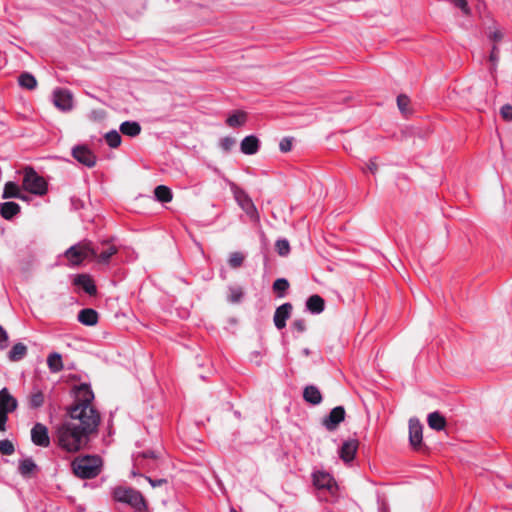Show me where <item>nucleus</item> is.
I'll list each match as a JSON object with an SVG mask.
<instances>
[{
  "label": "nucleus",
  "mask_w": 512,
  "mask_h": 512,
  "mask_svg": "<svg viewBox=\"0 0 512 512\" xmlns=\"http://www.w3.org/2000/svg\"><path fill=\"white\" fill-rule=\"evenodd\" d=\"M19 85L23 88L32 90L36 87L37 81L35 77L29 73H23L19 76Z\"/></svg>",
  "instance_id": "7c9ffc66"
},
{
  "label": "nucleus",
  "mask_w": 512,
  "mask_h": 512,
  "mask_svg": "<svg viewBox=\"0 0 512 512\" xmlns=\"http://www.w3.org/2000/svg\"><path fill=\"white\" fill-rule=\"evenodd\" d=\"M17 400L8 392L6 388L0 391V431H6V422L8 414L17 408Z\"/></svg>",
  "instance_id": "6e6552de"
},
{
  "label": "nucleus",
  "mask_w": 512,
  "mask_h": 512,
  "mask_svg": "<svg viewBox=\"0 0 512 512\" xmlns=\"http://www.w3.org/2000/svg\"><path fill=\"white\" fill-rule=\"evenodd\" d=\"M309 353H310V352H309V349L305 348V349L303 350V354H304V355L308 356V355H309Z\"/></svg>",
  "instance_id": "603ef678"
},
{
  "label": "nucleus",
  "mask_w": 512,
  "mask_h": 512,
  "mask_svg": "<svg viewBox=\"0 0 512 512\" xmlns=\"http://www.w3.org/2000/svg\"><path fill=\"white\" fill-rule=\"evenodd\" d=\"M53 103L61 111H70L73 107L72 94L66 89H56L53 92Z\"/></svg>",
  "instance_id": "1a4fd4ad"
},
{
  "label": "nucleus",
  "mask_w": 512,
  "mask_h": 512,
  "mask_svg": "<svg viewBox=\"0 0 512 512\" xmlns=\"http://www.w3.org/2000/svg\"><path fill=\"white\" fill-rule=\"evenodd\" d=\"M27 354V347L23 343H16L13 345L8 353L10 361L16 362L22 360Z\"/></svg>",
  "instance_id": "b1692460"
},
{
  "label": "nucleus",
  "mask_w": 512,
  "mask_h": 512,
  "mask_svg": "<svg viewBox=\"0 0 512 512\" xmlns=\"http://www.w3.org/2000/svg\"><path fill=\"white\" fill-rule=\"evenodd\" d=\"M36 469V464L30 458L23 459L19 463V472L23 476H29Z\"/></svg>",
  "instance_id": "2f4dec72"
},
{
  "label": "nucleus",
  "mask_w": 512,
  "mask_h": 512,
  "mask_svg": "<svg viewBox=\"0 0 512 512\" xmlns=\"http://www.w3.org/2000/svg\"><path fill=\"white\" fill-rule=\"evenodd\" d=\"M44 404V394L37 388H34L28 396V405L32 409H37Z\"/></svg>",
  "instance_id": "cd10ccee"
},
{
  "label": "nucleus",
  "mask_w": 512,
  "mask_h": 512,
  "mask_svg": "<svg viewBox=\"0 0 512 512\" xmlns=\"http://www.w3.org/2000/svg\"><path fill=\"white\" fill-rule=\"evenodd\" d=\"M502 118L506 121H512V105L505 104L500 109Z\"/></svg>",
  "instance_id": "79ce46f5"
},
{
  "label": "nucleus",
  "mask_w": 512,
  "mask_h": 512,
  "mask_svg": "<svg viewBox=\"0 0 512 512\" xmlns=\"http://www.w3.org/2000/svg\"><path fill=\"white\" fill-rule=\"evenodd\" d=\"M120 131L124 135L135 137L141 132V126L136 121H125L120 125Z\"/></svg>",
  "instance_id": "5701e85b"
},
{
  "label": "nucleus",
  "mask_w": 512,
  "mask_h": 512,
  "mask_svg": "<svg viewBox=\"0 0 512 512\" xmlns=\"http://www.w3.org/2000/svg\"><path fill=\"white\" fill-rule=\"evenodd\" d=\"M314 485L319 489H326L330 492H333L336 488V483L333 477L323 471H317L313 474Z\"/></svg>",
  "instance_id": "4468645a"
},
{
  "label": "nucleus",
  "mask_w": 512,
  "mask_h": 512,
  "mask_svg": "<svg viewBox=\"0 0 512 512\" xmlns=\"http://www.w3.org/2000/svg\"><path fill=\"white\" fill-rule=\"evenodd\" d=\"M78 321L86 326H93L98 322V313L91 308L82 309L78 313Z\"/></svg>",
  "instance_id": "a211bd4d"
},
{
  "label": "nucleus",
  "mask_w": 512,
  "mask_h": 512,
  "mask_svg": "<svg viewBox=\"0 0 512 512\" xmlns=\"http://www.w3.org/2000/svg\"><path fill=\"white\" fill-rule=\"evenodd\" d=\"M113 494L117 501L127 503L138 511L146 509L145 500L139 491L132 488L118 487Z\"/></svg>",
  "instance_id": "20e7f679"
},
{
  "label": "nucleus",
  "mask_w": 512,
  "mask_h": 512,
  "mask_svg": "<svg viewBox=\"0 0 512 512\" xmlns=\"http://www.w3.org/2000/svg\"><path fill=\"white\" fill-rule=\"evenodd\" d=\"M357 448L358 443L356 440L350 439L345 441L339 450L340 458L346 463L352 461L356 454Z\"/></svg>",
  "instance_id": "dca6fc26"
},
{
  "label": "nucleus",
  "mask_w": 512,
  "mask_h": 512,
  "mask_svg": "<svg viewBox=\"0 0 512 512\" xmlns=\"http://www.w3.org/2000/svg\"><path fill=\"white\" fill-rule=\"evenodd\" d=\"M489 37L494 41H499L502 38V34L499 31H493Z\"/></svg>",
  "instance_id": "8fccbe9b"
},
{
  "label": "nucleus",
  "mask_w": 512,
  "mask_h": 512,
  "mask_svg": "<svg viewBox=\"0 0 512 512\" xmlns=\"http://www.w3.org/2000/svg\"><path fill=\"white\" fill-rule=\"evenodd\" d=\"M410 100L406 95H399L397 97V105L401 113L407 114L409 112L408 106H409Z\"/></svg>",
  "instance_id": "58836bf2"
},
{
  "label": "nucleus",
  "mask_w": 512,
  "mask_h": 512,
  "mask_svg": "<svg viewBox=\"0 0 512 512\" xmlns=\"http://www.w3.org/2000/svg\"><path fill=\"white\" fill-rule=\"evenodd\" d=\"M93 399L89 386L82 384L78 388L76 403L69 412V421L90 435L96 433L100 423V415L91 404Z\"/></svg>",
  "instance_id": "f257e3e1"
},
{
  "label": "nucleus",
  "mask_w": 512,
  "mask_h": 512,
  "mask_svg": "<svg viewBox=\"0 0 512 512\" xmlns=\"http://www.w3.org/2000/svg\"><path fill=\"white\" fill-rule=\"evenodd\" d=\"M489 59L492 63L491 73L493 74L496 71L497 63L499 60V50H498L497 46L494 45L492 47Z\"/></svg>",
  "instance_id": "a19ab883"
},
{
  "label": "nucleus",
  "mask_w": 512,
  "mask_h": 512,
  "mask_svg": "<svg viewBox=\"0 0 512 512\" xmlns=\"http://www.w3.org/2000/svg\"><path fill=\"white\" fill-rule=\"evenodd\" d=\"M303 397H304L305 401H307L313 405H318L322 402L321 392L314 385H309V386L305 387V389L303 391Z\"/></svg>",
  "instance_id": "6ab92c4d"
},
{
  "label": "nucleus",
  "mask_w": 512,
  "mask_h": 512,
  "mask_svg": "<svg viewBox=\"0 0 512 512\" xmlns=\"http://www.w3.org/2000/svg\"><path fill=\"white\" fill-rule=\"evenodd\" d=\"M368 169L372 172V173H375L376 169H377V166L376 164L371 161L369 164H368Z\"/></svg>",
  "instance_id": "3c124183"
},
{
  "label": "nucleus",
  "mask_w": 512,
  "mask_h": 512,
  "mask_svg": "<svg viewBox=\"0 0 512 512\" xmlns=\"http://www.w3.org/2000/svg\"><path fill=\"white\" fill-rule=\"evenodd\" d=\"M23 187L25 190L36 195H43L47 191V183L44 178L31 168L25 169Z\"/></svg>",
  "instance_id": "0eeeda50"
},
{
  "label": "nucleus",
  "mask_w": 512,
  "mask_h": 512,
  "mask_svg": "<svg viewBox=\"0 0 512 512\" xmlns=\"http://www.w3.org/2000/svg\"><path fill=\"white\" fill-rule=\"evenodd\" d=\"M117 253V248L114 245H107L102 251L97 250V255L92 256L93 259H96L99 263L107 264L111 257Z\"/></svg>",
  "instance_id": "393cba45"
},
{
  "label": "nucleus",
  "mask_w": 512,
  "mask_h": 512,
  "mask_svg": "<svg viewBox=\"0 0 512 512\" xmlns=\"http://www.w3.org/2000/svg\"><path fill=\"white\" fill-rule=\"evenodd\" d=\"M8 339L6 330L0 325V349L4 350L8 347Z\"/></svg>",
  "instance_id": "c03bdc74"
},
{
  "label": "nucleus",
  "mask_w": 512,
  "mask_h": 512,
  "mask_svg": "<svg viewBox=\"0 0 512 512\" xmlns=\"http://www.w3.org/2000/svg\"><path fill=\"white\" fill-rule=\"evenodd\" d=\"M456 7L460 8L465 14L469 13V7L466 0H453Z\"/></svg>",
  "instance_id": "49530a36"
},
{
  "label": "nucleus",
  "mask_w": 512,
  "mask_h": 512,
  "mask_svg": "<svg viewBox=\"0 0 512 512\" xmlns=\"http://www.w3.org/2000/svg\"><path fill=\"white\" fill-rule=\"evenodd\" d=\"M279 148L282 152H289L292 149V141L289 138H283L279 143Z\"/></svg>",
  "instance_id": "a18cd8bd"
},
{
  "label": "nucleus",
  "mask_w": 512,
  "mask_h": 512,
  "mask_svg": "<svg viewBox=\"0 0 512 512\" xmlns=\"http://www.w3.org/2000/svg\"><path fill=\"white\" fill-rule=\"evenodd\" d=\"M73 157L87 167H93L96 164V156L86 146H77L72 150Z\"/></svg>",
  "instance_id": "f8f14e48"
},
{
  "label": "nucleus",
  "mask_w": 512,
  "mask_h": 512,
  "mask_svg": "<svg viewBox=\"0 0 512 512\" xmlns=\"http://www.w3.org/2000/svg\"><path fill=\"white\" fill-rule=\"evenodd\" d=\"M423 427L418 419L411 418L409 420V441L410 444L418 449L422 444Z\"/></svg>",
  "instance_id": "ddd939ff"
},
{
  "label": "nucleus",
  "mask_w": 512,
  "mask_h": 512,
  "mask_svg": "<svg viewBox=\"0 0 512 512\" xmlns=\"http://www.w3.org/2000/svg\"><path fill=\"white\" fill-rule=\"evenodd\" d=\"M90 436L69 420L58 426L56 431L58 445L67 452H77L85 448Z\"/></svg>",
  "instance_id": "f03ea898"
},
{
  "label": "nucleus",
  "mask_w": 512,
  "mask_h": 512,
  "mask_svg": "<svg viewBox=\"0 0 512 512\" xmlns=\"http://www.w3.org/2000/svg\"><path fill=\"white\" fill-rule=\"evenodd\" d=\"M307 309L314 314H319L324 310V300L319 295H312L306 302Z\"/></svg>",
  "instance_id": "4be33fe9"
},
{
  "label": "nucleus",
  "mask_w": 512,
  "mask_h": 512,
  "mask_svg": "<svg viewBox=\"0 0 512 512\" xmlns=\"http://www.w3.org/2000/svg\"><path fill=\"white\" fill-rule=\"evenodd\" d=\"M230 512H237L236 510L232 509Z\"/></svg>",
  "instance_id": "864d4df0"
},
{
  "label": "nucleus",
  "mask_w": 512,
  "mask_h": 512,
  "mask_svg": "<svg viewBox=\"0 0 512 512\" xmlns=\"http://www.w3.org/2000/svg\"><path fill=\"white\" fill-rule=\"evenodd\" d=\"M2 197L4 199H7V198H20V199H23V197L21 196V193H20L18 185L15 184L14 182H7L5 184Z\"/></svg>",
  "instance_id": "c756f323"
},
{
  "label": "nucleus",
  "mask_w": 512,
  "mask_h": 512,
  "mask_svg": "<svg viewBox=\"0 0 512 512\" xmlns=\"http://www.w3.org/2000/svg\"><path fill=\"white\" fill-rule=\"evenodd\" d=\"M155 197L158 201L168 203L172 200V192L165 185H159L154 190Z\"/></svg>",
  "instance_id": "c85d7f7f"
},
{
  "label": "nucleus",
  "mask_w": 512,
  "mask_h": 512,
  "mask_svg": "<svg viewBox=\"0 0 512 512\" xmlns=\"http://www.w3.org/2000/svg\"><path fill=\"white\" fill-rule=\"evenodd\" d=\"M74 284L81 287L89 295L96 293V286L88 275L77 276L74 280Z\"/></svg>",
  "instance_id": "aec40b11"
},
{
  "label": "nucleus",
  "mask_w": 512,
  "mask_h": 512,
  "mask_svg": "<svg viewBox=\"0 0 512 512\" xmlns=\"http://www.w3.org/2000/svg\"><path fill=\"white\" fill-rule=\"evenodd\" d=\"M234 145H235V139L232 137H225V138L221 139V141H220V147L224 151L231 150Z\"/></svg>",
  "instance_id": "37998d69"
},
{
  "label": "nucleus",
  "mask_w": 512,
  "mask_h": 512,
  "mask_svg": "<svg viewBox=\"0 0 512 512\" xmlns=\"http://www.w3.org/2000/svg\"><path fill=\"white\" fill-rule=\"evenodd\" d=\"M146 480L151 484L152 487L161 486L162 484H164L166 482V480H164V479L153 480L150 477H146Z\"/></svg>",
  "instance_id": "de8ad7c7"
},
{
  "label": "nucleus",
  "mask_w": 512,
  "mask_h": 512,
  "mask_svg": "<svg viewBox=\"0 0 512 512\" xmlns=\"http://www.w3.org/2000/svg\"><path fill=\"white\" fill-rule=\"evenodd\" d=\"M243 296V290L241 287L232 286L229 288L228 300L231 303H238L241 301Z\"/></svg>",
  "instance_id": "c9c22d12"
},
{
  "label": "nucleus",
  "mask_w": 512,
  "mask_h": 512,
  "mask_svg": "<svg viewBox=\"0 0 512 512\" xmlns=\"http://www.w3.org/2000/svg\"><path fill=\"white\" fill-rule=\"evenodd\" d=\"M246 114L244 112H236L228 117L227 124L230 127H239L245 123Z\"/></svg>",
  "instance_id": "473e14b6"
},
{
  "label": "nucleus",
  "mask_w": 512,
  "mask_h": 512,
  "mask_svg": "<svg viewBox=\"0 0 512 512\" xmlns=\"http://www.w3.org/2000/svg\"><path fill=\"white\" fill-rule=\"evenodd\" d=\"M20 211V206L15 202H4L0 204L1 216L7 220L12 219Z\"/></svg>",
  "instance_id": "412c9836"
},
{
  "label": "nucleus",
  "mask_w": 512,
  "mask_h": 512,
  "mask_svg": "<svg viewBox=\"0 0 512 512\" xmlns=\"http://www.w3.org/2000/svg\"><path fill=\"white\" fill-rule=\"evenodd\" d=\"M240 149L243 154L253 155L259 150V140L254 135L246 136L240 144Z\"/></svg>",
  "instance_id": "f3484780"
},
{
  "label": "nucleus",
  "mask_w": 512,
  "mask_h": 512,
  "mask_svg": "<svg viewBox=\"0 0 512 512\" xmlns=\"http://www.w3.org/2000/svg\"><path fill=\"white\" fill-rule=\"evenodd\" d=\"M101 468V459L97 456L78 457L72 462V469L76 476L82 479L96 477Z\"/></svg>",
  "instance_id": "7ed1b4c3"
},
{
  "label": "nucleus",
  "mask_w": 512,
  "mask_h": 512,
  "mask_svg": "<svg viewBox=\"0 0 512 512\" xmlns=\"http://www.w3.org/2000/svg\"><path fill=\"white\" fill-rule=\"evenodd\" d=\"M14 451V445L10 440L5 439L0 441V453L2 455H12Z\"/></svg>",
  "instance_id": "4c0bfd02"
},
{
  "label": "nucleus",
  "mask_w": 512,
  "mask_h": 512,
  "mask_svg": "<svg viewBox=\"0 0 512 512\" xmlns=\"http://www.w3.org/2000/svg\"><path fill=\"white\" fill-rule=\"evenodd\" d=\"M276 251L280 256H286L290 252V245L286 239H279L275 244Z\"/></svg>",
  "instance_id": "e433bc0d"
},
{
  "label": "nucleus",
  "mask_w": 512,
  "mask_h": 512,
  "mask_svg": "<svg viewBox=\"0 0 512 512\" xmlns=\"http://www.w3.org/2000/svg\"><path fill=\"white\" fill-rule=\"evenodd\" d=\"M105 140L111 148H117L121 144V136L116 130L107 132L105 134Z\"/></svg>",
  "instance_id": "72a5a7b5"
},
{
  "label": "nucleus",
  "mask_w": 512,
  "mask_h": 512,
  "mask_svg": "<svg viewBox=\"0 0 512 512\" xmlns=\"http://www.w3.org/2000/svg\"><path fill=\"white\" fill-rule=\"evenodd\" d=\"M293 326L295 329H297L299 332H303L305 330V322L303 320H297L293 323Z\"/></svg>",
  "instance_id": "09e8293b"
},
{
  "label": "nucleus",
  "mask_w": 512,
  "mask_h": 512,
  "mask_svg": "<svg viewBox=\"0 0 512 512\" xmlns=\"http://www.w3.org/2000/svg\"><path fill=\"white\" fill-rule=\"evenodd\" d=\"M244 257L239 252H234L230 255L228 263L232 268H237L242 265Z\"/></svg>",
  "instance_id": "ea45409f"
},
{
  "label": "nucleus",
  "mask_w": 512,
  "mask_h": 512,
  "mask_svg": "<svg viewBox=\"0 0 512 512\" xmlns=\"http://www.w3.org/2000/svg\"><path fill=\"white\" fill-rule=\"evenodd\" d=\"M344 418V408L342 406H337L330 411L329 415L323 419L322 423L327 430L333 431L344 420Z\"/></svg>",
  "instance_id": "9b49d317"
},
{
  "label": "nucleus",
  "mask_w": 512,
  "mask_h": 512,
  "mask_svg": "<svg viewBox=\"0 0 512 512\" xmlns=\"http://www.w3.org/2000/svg\"><path fill=\"white\" fill-rule=\"evenodd\" d=\"M96 255L97 250L90 242L73 245L65 251V257L72 265H79L84 259Z\"/></svg>",
  "instance_id": "39448f33"
},
{
  "label": "nucleus",
  "mask_w": 512,
  "mask_h": 512,
  "mask_svg": "<svg viewBox=\"0 0 512 512\" xmlns=\"http://www.w3.org/2000/svg\"><path fill=\"white\" fill-rule=\"evenodd\" d=\"M292 310L290 303H284L279 306L274 313V324L278 329H282L286 325V320L289 318Z\"/></svg>",
  "instance_id": "2eb2a0df"
},
{
  "label": "nucleus",
  "mask_w": 512,
  "mask_h": 512,
  "mask_svg": "<svg viewBox=\"0 0 512 512\" xmlns=\"http://www.w3.org/2000/svg\"><path fill=\"white\" fill-rule=\"evenodd\" d=\"M289 288V282L285 278H278L273 283V290L278 293V297H283L286 290Z\"/></svg>",
  "instance_id": "f704fd0d"
},
{
  "label": "nucleus",
  "mask_w": 512,
  "mask_h": 512,
  "mask_svg": "<svg viewBox=\"0 0 512 512\" xmlns=\"http://www.w3.org/2000/svg\"><path fill=\"white\" fill-rule=\"evenodd\" d=\"M31 440L37 446L48 447L50 437L47 427L41 423H36L31 429Z\"/></svg>",
  "instance_id": "9d476101"
},
{
  "label": "nucleus",
  "mask_w": 512,
  "mask_h": 512,
  "mask_svg": "<svg viewBox=\"0 0 512 512\" xmlns=\"http://www.w3.org/2000/svg\"><path fill=\"white\" fill-rule=\"evenodd\" d=\"M47 365L52 373H58L63 369L62 357L59 353H51L47 358Z\"/></svg>",
  "instance_id": "a878e982"
},
{
  "label": "nucleus",
  "mask_w": 512,
  "mask_h": 512,
  "mask_svg": "<svg viewBox=\"0 0 512 512\" xmlns=\"http://www.w3.org/2000/svg\"><path fill=\"white\" fill-rule=\"evenodd\" d=\"M229 185L237 204L242 208V210L250 219L257 220L258 211L249 195L244 190L239 188L235 183L230 182Z\"/></svg>",
  "instance_id": "423d86ee"
},
{
  "label": "nucleus",
  "mask_w": 512,
  "mask_h": 512,
  "mask_svg": "<svg viewBox=\"0 0 512 512\" xmlns=\"http://www.w3.org/2000/svg\"><path fill=\"white\" fill-rule=\"evenodd\" d=\"M428 425L430 428L440 431L444 429L446 425L445 418L438 412H432L428 415Z\"/></svg>",
  "instance_id": "bb28decb"
}]
</instances>
